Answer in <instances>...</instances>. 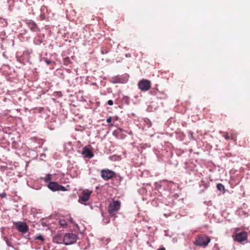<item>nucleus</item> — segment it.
Wrapping results in <instances>:
<instances>
[{
    "instance_id": "nucleus-8",
    "label": "nucleus",
    "mask_w": 250,
    "mask_h": 250,
    "mask_svg": "<svg viewBox=\"0 0 250 250\" xmlns=\"http://www.w3.org/2000/svg\"><path fill=\"white\" fill-rule=\"evenodd\" d=\"M247 239V233L242 232L236 233L234 236V240L239 242H242Z\"/></svg>"
},
{
    "instance_id": "nucleus-22",
    "label": "nucleus",
    "mask_w": 250,
    "mask_h": 250,
    "mask_svg": "<svg viewBox=\"0 0 250 250\" xmlns=\"http://www.w3.org/2000/svg\"><path fill=\"white\" fill-rule=\"evenodd\" d=\"M0 196L2 198H5L6 196V194L5 192H2L1 194H0Z\"/></svg>"
},
{
    "instance_id": "nucleus-3",
    "label": "nucleus",
    "mask_w": 250,
    "mask_h": 250,
    "mask_svg": "<svg viewBox=\"0 0 250 250\" xmlns=\"http://www.w3.org/2000/svg\"><path fill=\"white\" fill-rule=\"evenodd\" d=\"M121 202L119 201H114L109 204L108 212L110 215H115L120 208Z\"/></svg>"
},
{
    "instance_id": "nucleus-2",
    "label": "nucleus",
    "mask_w": 250,
    "mask_h": 250,
    "mask_svg": "<svg viewBox=\"0 0 250 250\" xmlns=\"http://www.w3.org/2000/svg\"><path fill=\"white\" fill-rule=\"evenodd\" d=\"M210 238L205 235H201L199 236L194 242L196 246L200 247H206L210 242Z\"/></svg>"
},
{
    "instance_id": "nucleus-1",
    "label": "nucleus",
    "mask_w": 250,
    "mask_h": 250,
    "mask_svg": "<svg viewBox=\"0 0 250 250\" xmlns=\"http://www.w3.org/2000/svg\"><path fill=\"white\" fill-rule=\"evenodd\" d=\"M77 235L72 233H65L63 235V244L65 245L74 243L77 240Z\"/></svg>"
},
{
    "instance_id": "nucleus-25",
    "label": "nucleus",
    "mask_w": 250,
    "mask_h": 250,
    "mask_svg": "<svg viewBox=\"0 0 250 250\" xmlns=\"http://www.w3.org/2000/svg\"><path fill=\"white\" fill-rule=\"evenodd\" d=\"M189 138H192V134H191V133H190L189 134Z\"/></svg>"
},
{
    "instance_id": "nucleus-6",
    "label": "nucleus",
    "mask_w": 250,
    "mask_h": 250,
    "mask_svg": "<svg viewBox=\"0 0 250 250\" xmlns=\"http://www.w3.org/2000/svg\"><path fill=\"white\" fill-rule=\"evenodd\" d=\"M150 86V82L147 80H142L138 83L139 88L143 91L148 90Z\"/></svg>"
},
{
    "instance_id": "nucleus-12",
    "label": "nucleus",
    "mask_w": 250,
    "mask_h": 250,
    "mask_svg": "<svg viewBox=\"0 0 250 250\" xmlns=\"http://www.w3.org/2000/svg\"><path fill=\"white\" fill-rule=\"evenodd\" d=\"M83 154L85 155V156L89 158H91L93 157V154L92 152L86 147L84 148Z\"/></svg>"
},
{
    "instance_id": "nucleus-27",
    "label": "nucleus",
    "mask_w": 250,
    "mask_h": 250,
    "mask_svg": "<svg viewBox=\"0 0 250 250\" xmlns=\"http://www.w3.org/2000/svg\"><path fill=\"white\" fill-rule=\"evenodd\" d=\"M109 222V220L107 219V220H105V223H108Z\"/></svg>"
},
{
    "instance_id": "nucleus-20",
    "label": "nucleus",
    "mask_w": 250,
    "mask_h": 250,
    "mask_svg": "<svg viewBox=\"0 0 250 250\" xmlns=\"http://www.w3.org/2000/svg\"><path fill=\"white\" fill-rule=\"evenodd\" d=\"M4 240L8 246H11L10 241L6 237H4Z\"/></svg>"
},
{
    "instance_id": "nucleus-28",
    "label": "nucleus",
    "mask_w": 250,
    "mask_h": 250,
    "mask_svg": "<svg viewBox=\"0 0 250 250\" xmlns=\"http://www.w3.org/2000/svg\"><path fill=\"white\" fill-rule=\"evenodd\" d=\"M160 250H166L164 248H161Z\"/></svg>"
},
{
    "instance_id": "nucleus-10",
    "label": "nucleus",
    "mask_w": 250,
    "mask_h": 250,
    "mask_svg": "<svg viewBox=\"0 0 250 250\" xmlns=\"http://www.w3.org/2000/svg\"><path fill=\"white\" fill-rule=\"evenodd\" d=\"M53 241L54 243L57 244L63 243V235L57 234L54 237Z\"/></svg>"
},
{
    "instance_id": "nucleus-26",
    "label": "nucleus",
    "mask_w": 250,
    "mask_h": 250,
    "mask_svg": "<svg viewBox=\"0 0 250 250\" xmlns=\"http://www.w3.org/2000/svg\"><path fill=\"white\" fill-rule=\"evenodd\" d=\"M109 222V220L107 219V220H105V223H108Z\"/></svg>"
},
{
    "instance_id": "nucleus-18",
    "label": "nucleus",
    "mask_w": 250,
    "mask_h": 250,
    "mask_svg": "<svg viewBox=\"0 0 250 250\" xmlns=\"http://www.w3.org/2000/svg\"><path fill=\"white\" fill-rule=\"evenodd\" d=\"M111 120H112L111 117H109L108 119H107L106 122L107 123L110 124L111 125H113V124L111 123Z\"/></svg>"
},
{
    "instance_id": "nucleus-4",
    "label": "nucleus",
    "mask_w": 250,
    "mask_h": 250,
    "mask_svg": "<svg viewBox=\"0 0 250 250\" xmlns=\"http://www.w3.org/2000/svg\"><path fill=\"white\" fill-rule=\"evenodd\" d=\"M92 193V191L89 189H85L83 191L81 195L79 196L78 202L82 204L86 205L85 202L87 201L90 198V196Z\"/></svg>"
},
{
    "instance_id": "nucleus-7",
    "label": "nucleus",
    "mask_w": 250,
    "mask_h": 250,
    "mask_svg": "<svg viewBox=\"0 0 250 250\" xmlns=\"http://www.w3.org/2000/svg\"><path fill=\"white\" fill-rule=\"evenodd\" d=\"M115 175V172L113 171L108 169H103L101 170V176L103 179L108 180Z\"/></svg>"
},
{
    "instance_id": "nucleus-9",
    "label": "nucleus",
    "mask_w": 250,
    "mask_h": 250,
    "mask_svg": "<svg viewBox=\"0 0 250 250\" xmlns=\"http://www.w3.org/2000/svg\"><path fill=\"white\" fill-rule=\"evenodd\" d=\"M18 229L22 233L26 232L28 230L27 225L23 222H18L15 223Z\"/></svg>"
},
{
    "instance_id": "nucleus-17",
    "label": "nucleus",
    "mask_w": 250,
    "mask_h": 250,
    "mask_svg": "<svg viewBox=\"0 0 250 250\" xmlns=\"http://www.w3.org/2000/svg\"><path fill=\"white\" fill-rule=\"evenodd\" d=\"M234 131H231L230 133V136H229L231 138V140H234L235 139V136H234Z\"/></svg>"
},
{
    "instance_id": "nucleus-14",
    "label": "nucleus",
    "mask_w": 250,
    "mask_h": 250,
    "mask_svg": "<svg viewBox=\"0 0 250 250\" xmlns=\"http://www.w3.org/2000/svg\"><path fill=\"white\" fill-rule=\"evenodd\" d=\"M217 189L220 190H224L225 189L224 186L222 184H218L217 185Z\"/></svg>"
},
{
    "instance_id": "nucleus-19",
    "label": "nucleus",
    "mask_w": 250,
    "mask_h": 250,
    "mask_svg": "<svg viewBox=\"0 0 250 250\" xmlns=\"http://www.w3.org/2000/svg\"><path fill=\"white\" fill-rule=\"evenodd\" d=\"M35 239H40L42 241H44V239L43 238V237H42V235H39V236H37Z\"/></svg>"
},
{
    "instance_id": "nucleus-5",
    "label": "nucleus",
    "mask_w": 250,
    "mask_h": 250,
    "mask_svg": "<svg viewBox=\"0 0 250 250\" xmlns=\"http://www.w3.org/2000/svg\"><path fill=\"white\" fill-rule=\"evenodd\" d=\"M48 187L53 191L66 190V188L64 187L59 185L57 182H50L48 184Z\"/></svg>"
},
{
    "instance_id": "nucleus-29",
    "label": "nucleus",
    "mask_w": 250,
    "mask_h": 250,
    "mask_svg": "<svg viewBox=\"0 0 250 250\" xmlns=\"http://www.w3.org/2000/svg\"><path fill=\"white\" fill-rule=\"evenodd\" d=\"M127 79L125 78V83L127 81Z\"/></svg>"
},
{
    "instance_id": "nucleus-13",
    "label": "nucleus",
    "mask_w": 250,
    "mask_h": 250,
    "mask_svg": "<svg viewBox=\"0 0 250 250\" xmlns=\"http://www.w3.org/2000/svg\"><path fill=\"white\" fill-rule=\"evenodd\" d=\"M220 133L223 134V136L225 138L226 140L231 139V138L229 136V133L222 131H220Z\"/></svg>"
},
{
    "instance_id": "nucleus-16",
    "label": "nucleus",
    "mask_w": 250,
    "mask_h": 250,
    "mask_svg": "<svg viewBox=\"0 0 250 250\" xmlns=\"http://www.w3.org/2000/svg\"><path fill=\"white\" fill-rule=\"evenodd\" d=\"M51 179V175L50 174H47L46 176V177L45 178V179H44V181L45 182H47L49 180H50Z\"/></svg>"
},
{
    "instance_id": "nucleus-11",
    "label": "nucleus",
    "mask_w": 250,
    "mask_h": 250,
    "mask_svg": "<svg viewBox=\"0 0 250 250\" xmlns=\"http://www.w3.org/2000/svg\"><path fill=\"white\" fill-rule=\"evenodd\" d=\"M26 23L28 27L33 32H35L37 29V25L36 23L32 20H28L27 21Z\"/></svg>"
},
{
    "instance_id": "nucleus-23",
    "label": "nucleus",
    "mask_w": 250,
    "mask_h": 250,
    "mask_svg": "<svg viewBox=\"0 0 250 250\" xmlns=\"http://www.w3.org/2000/svg\"><path fill=\"white\" fill-rule=\"evenodd\" d=\"M113 83H123V81H121L120 79H118V80L112 81Z\"/></svg>"
},
{
    "instance_id": "nucleus-15",
    "label": "nucleus",
    "mask_w": 250,
    "mask_h": 250,
    "mask_svg": "<svg viewBox=\"0 0 250 250\" xmlns=\"http://www.w3.org/2000/svg\"><path fill=\"white\" fill-rule=\"evenodd\" d=\"M60 225L63 227H64L66 225V223L65 220H60Z\"/></svg>"
},
{
    "instance_id": "nucleus-21",
    "label": "nucleus",
    "mask_w": 250,
    "mask_h": 250,
    "mask_svg": "<svg viewBox=\"0 0 250 250\" xmlns=\"http://www.w3.org/2000/svg\"><path fill=\"white\" fill-rule=\"evenodd\" d=\"M107 104L109 105H112L113 104V102L112 100H109L108 101Z\"/></svg>"
},
{
    "instance_id": "nucleus-24",
    "label": "nucleus",
    "mask_w": 250,
    "mask_h": 250,
    "mask_svg": "<svg viewBox=\"0 0 250 250\" xmlns=\"http://www.w3.org/2000/svg\"><path fill=\"white\" fill-rule=\"evenodd\" d=\"M155 185H156L155 188H158V189L161 187L160 184L159 183H156L155 184Z\"/></svg>"
}]
</instances>
